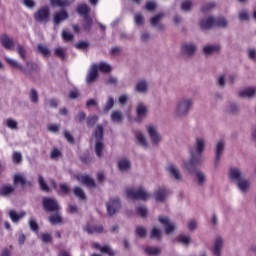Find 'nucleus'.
<instances>
[{
    "label": "nucleus",
    "mask_w": 256,
    "mask_h": 256,
    "mask_svg": "<svg viewBox=\"0 0 256 256\" xmlns=\"http://www.w3.org/2000/svg\"><path fill=\"white\" fill-rule=\"evenodd\" d=\"M191 109H193V98H181L174 107V115L175 117H187L191 113Z\"/></svg>",
    "instance_id": "obj_1"
},
{
    "label": "nucleus",
    "mask_w": 256,
    "mask_h": 256,
    "mask_svg": "<svg viewBox=\"0 0 256 256\" xmlns=\"http://www.w3.org/2000/svg\"><path fill=\"white\" fill-rule=\"evenodd\" d=\"M4 59L12 69H18V71H21V73H24V75H29L31 71H35V69H37V64L33 62H27L26 66H23L21 63H19V61L8 56H5Z\"/></svg>",
    "instance_id": "obj_2"
},
{
    "label": "nucleus",
    "mask_w": 256,
    "mask_h": 256,
    "mask_svg": "<svg viewBox=\"0 0 256 256\" xmlns=\"http://www.w3.org/2000/svg\"><path fill=\"white\" fill-rule=\"evenodd\" d=\"M126 195L128 199H132L133 201L140 199L141 201H149L151 199V193L147 192L145 188H128L126 190Z\"/></svg>",
    "instance_id": "obj_3"
},
{
    "label": "nucleus",
    "mask_w": 256,
    "mask_h": 256,
    "mask_svg": "<svg viewBox=\"0 0 256 256\" xmlns=\"http://www.w3.org/2000/svg\"><path fill=\"white\" fill-rule=\"evenodd\" d=\"M91 143H95V154L97 155V157H102L103 149H105V146L103 145V126H97Z\"/></svg>",
    "instance_id": "obj_4"
},
{
    "label": "nucleus",
    "mask_w": 256,
    "mask_h": 256,
    "mask_svg": "<svg viewBox=\"0 0 256 256\" xmlns=\"http://www.w3.org/2000/svg\"><path fill=\"white\" fill-rule=\"evenodd\" d=\"M146 131L154 147H157L163 141V136L161 135V133H159V129L157 128V125H154V124L146 125Z\"/></svg>",
    "instance_id": "obj_5"
},
{
    "label": "nucleus",
    "mask_w": 256,
    "mask_h": 256,
    "mask_svg": "<svg viewBox=\"0 0 256 256\" xmlns=\"http://www.w3.org/2000/svg\"><path fill=\"white\" fill-rule=\"evenodd\" d=\"M211 27H227V20L224 17L218 19L210 17L200 22L201 29H211Z\"/></svg>",
    "instance_id": "obj_6"
},
{
    "label": "nucleus",
    "mask_w": 256,
    "mask_h": 256,
    "mask_svg": "<svg viewBox=\"0 0 256 256\" xmlns=\"http://www.w3.org/2000/svg\"><path fill=\"white\" fill-rule=\"evenodd\" d=\"M207 145V140L205 137L197 136L195 138V145L193 148L190 149L191 157H201L205 151V147Z\"/></svg>",
    "instance_id": "obj_7"
},
{
    "label": "nucleus",
    "mask_w": 256,
    "mask_h": 256,
    "mask_svg": "<svg viewBox=\"0 0 256 256\" xmlns=\"http://www.w3.org/2000/svg\"><path fill=\"white\" fill-rule=\"evenodd\" d=\"M158 221L164 227L166 235H171L177 229V224L167 216H159Z\"/></svg>",
    "instance_id": "obj_8"
},
{
    "label": "nucleus",
    "mask_w": 256,
    "mask_h": 256,
    "mask_svg": "<svg viewBox=\"0 0 256 256\" xmlns=\"http://www.w3.org/2000/svg\"><path fill=\"white\" fill-rule=\"evenodd\" d=\"M166 172L172 177V179H175V181H183V174L181 173V169H179V166L177 164L170 162L166 166Z\"/></svg>",
    "instance_id": "obj_9"
},
{
    "label": "nucleus",
    "mask_w": 256,
    "mask_h": 256,
    "mask_svg": "<svg viewBox=\"0 0 256 256\" xmlns=\"http://www.w3.org/2000/svg\"><path fill=\"white\" fill-rule=\"evenodd\" d=\"M121 207V200L119 198L110 199L106 204L107 213L110 217L119 213V211H121Z\"/></svg>",
    "instance_id": "obj_10"
},
{
    "label": "nucleus",
    "mask_w": 256,
    "mask_h": 256,
    "mask_svg": "<svg viewBox=\"0 0 256 256\" xmlns=\"http://www.w3.org/2000/svg\"><path fill=\"white\" fill-rule=\"evenodd\" d=\"M77 11L79 15L85 17L84 29H89L93 23L91 18L87 16V14L89 13V6H87V4H80L78 5Z\"/></svg>",
    "instance_id": "obj_11"
},
{
    "label": "nucleus",
    "mask_w": 256,
    "mask_h": 256,
    "mask_svg": "<svg viewBox=\"0 0 256 256\" xmlns=\"http://www.w3.org/2000/svg\"><path fill=\"white\" fill-rule=\"evenodd\" d=\"M197 163H199V158H197V156H192L189 160L183 161L182 169H185L188 173H194Z\"/></svg>",
    "instance_id": "obj_12"
},
{
    "label": "nucleus",
    "mask_w": 256,
    "mask_h": 256,
    "mask_svg": "<svg viewBox=\"0 0 256 256\" xmlns=\"http://www.w3.org/2000/svg\"><path fill=\"white\" fill-rule=\"evenodd\" d=\"M0 43L4 49H7V51H13V49H15V42L13 41V38L7 34H2L0 36Z\"/></svg>",
    "instance_id": "obj_13"
},
{
    "label": "nucleus",
    "mask_w": 256,
    "mask_h": 256,
    "mask_svg": "<svg viewBox=\"0 0 256 256\" xmlns=\"http://www.w3.org/2000/svg\"><path fill=\"white\" fill-rule=\"evenodd\" d=\"M225 241L221 238V236H218L214 240V245L212 248V253L214 256H221L223 255V245Z\"/></svg>",
    "instance_id": "obj_14"
},
{
    "label": "nucleus",
    "mask_w": 256,
    "mask_h": 256,
    "mask_svg": "<svg viewBox=\"0 0 256 256\" xmlns=\"http://www.w3.org/2000/svg\"><path fill=\"white\" fill-rule=\"evenodd\" d=\"M169 196V189L165 187H159L154 191V199L160 203H163L165 199Z\"/></svg>",
    "instance_id": "obj_15"
},
{
    "label": "nucleus",
    "mask_w": 256,
    "mask_h": 256,
    "mask_svg": "<svg viewBox=\"0 0 256 256\" xmlns=\"http://www.w3.org/2000/svg\"><path fill=\"white\" fill-rule=\"evenodd\" d=\"M134 89L140 95H147L149 93V81L145 79L138 81Z\"/></svg>",
    "instance_id": "obj_16"
},
{
    "label": "nucleus",
    "mask_w": 256,
    "mask_h": 256,
    "mask_svg": "<svg viewBox=\"0 0 256 256\" xmlns=\"http://www.w3.org/2000/svg\"><path fill=\"white\" fill-rule=\"evenodd\" d=\"M43 207L46 211H59V204L53 198H44Z\"/></svg>",
    "instance_id": "obj_17"
},
{
    "label": "nucleus",
    "mask_w": 256,
    "mask_h": 256,
    "mask_svg": "<svg viewBox=\"0 0 256 256\" xmlns=\"http://www.w3.org/2000/svg\"><path fill=\"white\" fill-rule=\"evenodd\" d=\"M135 139L137 145L142 147L143 149H149V141L147 140V136L141 131L135 132Z\"/></svg>",
    "instance_id": "obj_18"
},
{
    "label": "nucleus",
    "mask_w": 256,
    "mask_h": 256,
    "mask_svg": "<svg viewBox=\"0 0 256 256\" xmlns=\"http://www.w3.org/2000/svg\"><path fill=\"white\" fill-rule=\"evenodd\" d=\"M223 151H225V142L220 140L216 143L215 160H214L215 165H219V161H221V156L223 155Z\"/></svg>",
    "instance_id": "obj_19"
},
{
    "label": "nucleus",
    "mask_w": 256,
    "mask_h": 256,
    "mask_svg": "<svg viewBox=\"0 0 256 256\" xmlns=\"http://www.w3.org/2000/svg\"><path fill=\"white\" fill-rule=\"evenodd\" d=\"M149 112V107L143 102H139L136 107L137 119L141 121L144 117H147V113Z\"/></svg>",
    "instance_id": "obj_20"
},
{
    "label": "nucleus",
    "mask_w": 256,
    "mask_h": 256,
    "mask_svg": "<svg viewBox=\"0 0 256 256\" xmlns=\"http://www.w3.org/2000/svg\"><path fill=\"white\" fill-rule=\"evenodd\" d=\"M36 21H48L49 20V8L48 7H42L40 8L34 15Z\"/></svg>",
    "instance_id": "obj_21"
},
{
    "label": "nucleus",
    "mask_w": 256,
    "mask_h": 256,
    "mask_svg": "<svg viewBox=\"0 0 256 256\" xmlns=\"http://www.w3.org/2000/svg\"><path fill=\"white\" fill-rule=\"evenodd\" d=\"M76 179L79 181V183H82V185H86L87 187H95V181H93L91 177L85 174L77 175Z\"/></svg>",
    "instance_id": "obj_22"
},
{
    "label": "nucleus",
    "mask_w": 256,
    "mask_h": 256,
    "mask_svg": "<svg viewBox=\"0 0 256 256\" xmlns=\"http://www.w3.org/2000/svg\"><path fill=\"white\" fill-rule=\"evenodd\" d=\"M69 18V14H67V11L61 10L60 12L54 13V24L59 25L60 23H63V21H66V19Z\"/></svg>",
    "instance_id": "obj_23"
},
{
    "label": "nucleus",
    "mask_w": 256,
    "mask_h": 256,
    "mask_svg": "<svg viewBox=\"0 0 256 256\" xmlns=\"http://www.w3.org/2000/svg\"><path fill=\"white\" fill-rule=\"evenodd\" d=\"M237 187L241 193H249L251 189V182L247 179L242 178L237 182Z\"/></svg>",
    "instance_id": "obj_24"
},
{
    "label": "nucleus",
    "mask_w": 256,
    "mask_h": 256,
    "mask_svg": "<svg viewBox=\"0 0 256 256\" xmlns=\"http://www.w3.org/2000/svg\"><path fill=\"white\" fill-rule=\"evenodd\" d=\"M181 51L184 55L191 57V55H194L195 51H197V46L193 43H186L182 45Z\"/></svg>",
    "instance_id": "obj_25"
},
{
    "label": "nucleus",
    "mask_w": 256,
    "mask_h": 256,
    "mask_svg": "<svg viewBox=\"0 0 256 256\" xmlns=\"http://www.w3.org/2000/svg\"><path fill=\"white\" fill-rule=\"evenodd\" d=\"M118 169L122 173H125L127 171L131 170V161L127 158H122L118 161Z\"/></svg>",
    "instance_id": "obj_26"
},
{
    "label": "nucleus",
    "mask_w": 256,
    "mask_h": 256,
    "mask_svg": "<svg viewBox=\"0 0 256 256\" xmlns=\"http://www.w3.org/2000/svg\"><path fill=\"white\" fill-rule=\"evenodd\" d=\"M256 95V87H248L239 91V97L253 98Z\"/></svg>",
    "instance_id": "obj_27"
},
{
    "label": "nucleus",
    "mask_w": 256,
    "mask_h": 256,
    "mask_svg": "<svg viewBox=\"0 0 256 256\" xmlns=\"http://www.w3.org/2000/svg\"><path fill=\"white\" fill-rule=\"evenodd\" d=\"M99 70H97V64H93L90 67V70L88 71L87 77H86V83H93L94 79H97V75Z\"/></svg>",
    "instance_id": "obj_28"
},
{
    "label": "nucleus",
    "mask_w": 256,
    "mask_h": 256,
    "mask_svg": "<svg viewBox=\"0 0 256 256\" xmlns=\"http://www.w3.org/2000/svg\"><path fill=\"white\" fill-rule=\"evenodd\" d=\"M205 55H213V53H218L221 51V46L219 44H208L203 48Z\"/></svg>",
    "instance_id": "obj_29"
},
{
    "label": "nucleus",
    "mask_w": 256,
    "mask_h": 256,
    "mask_svg": "<svg viewBox=\"0 0 256 256\" xmlns=\"http://www.w3.org/2000/svg\"><path fill=\"white\" fill-rule=\"evenodd\" d=\"M84 231H86V233H101L103 231V226H95L93 223H88L84 227Z\"/></svg>",
    "instance_id": "obj_30"
},
{
    "label": "nucleus",
    "mask_w": 256,
    "mask_h": 256,
    "mask_svg": "<svg viewBox=\"0 0 256 256\" xmlns=\"http://www.w3.org/2000/svg\"><path fill=\"white\" fill-rule=\"evenodd\" d=\"M230 178L238 183V181L243 179V173L238 168H232L230 169Z\"/></svg>",
    "instance_id": "obj_31"
},
{
    "label": "nucleus",
    "mask_w": 256,
    "mask_h": 256,
    "mask_svg": "<svg viewBox=\"0 0 256 256\" xmlns=\"http://www.w3.org/2000/svg\"><path fill=\"white\" fill-rule=\"evenodd\" d=\"M164 17H165V14H163V13H160V14L154 16L150 20L151 25H153L154 27H158V29H165V26L159 25V21H161V19Z\"/></svg>",
    "instance_id": "obj_32"
},
{
    "label": "nucleus",
    "mask_w": 256,
    "mask_h": 256,
    "mask_svg": "<svg viewBox=\"0 0 256 256\" xmlns=\"http://www.w3.org/2000/svg\"><path fill=\"white\" fill-rule=\"evenodd\" d=\"M13 181L15 185H25V183H27V178L24 174L16 173L13 176Z\"/></svg>",
    "instance_id": "obj_33"
},
{
    "label": "nucleus",
    "mask_w": 256,
    "mask_h": 256,
    "mask_svg": "<svg viewBox=\"0 0 256 256\" xmlns=\"http://www.w3.org/2000/svg\"><path fill=\"white\" fill-rule=\"evenodd\" d=\"M93 247L99 249L101 253H107L109 256L115 255V252L109 246H100L98 243H94Z\"/></svg>",
    "instance_id": "obj_34"
},
{
    "label": "nucleus",
    "mask_w": 256,
    "mask_h": 256,
    "mask_svg": "<svg viewBox=\"0 0 256 256\" xmlns=\"http://www.w3.org/2000/svg\"><path fill=\"white\" fill-rule=\"evenodd\" d=\"M25 215V212L16 213L15 210L9 212V217L13 223H17L20 219H23Z\"/></svg>",
    "instance_id": "obj_35"
},
{
    "label": "nucleus",
    "mask_w": 256,
    "mask_h": 256,
    "mask_svg": "<svg viewBox=\"0 0 256 256\" xmlns=\"http://www.w3.org/2000/svg\"><path fill=\"white\" fill-rule=\"evenodd\" d=\"M52 7H69L71 1L69 0H50Z\"/></svg>",
    "instance_id": "obj_36"
},
{
    "label": "nucleus",
    "mask_w": 256,
    "mask_h": 256,
    "mask_svg": "<svg viewBox=\"0 0 256 256\" xmlns=\"http://www.w3.org/2000/svg\"><path fill=\"white\" fill-rule=\"evenodd\" d=\"M110 117L113 123H123V113L121 111H113Z\"/></svg>",
    "instance_id": "obj_37"
},
{
    "label": "nucleus",
    "mask_w": 256,
    "mask_h": 256,
    "mask_svg": "<svg viewBox=\"0 0 256 256\" xmlns=\"http://www.w3.org/2000/svg\"><path fill=\"white\" fill-rule=\"evenodd\" d=\"M19 126V123L13 119V118H8L6 119V127H8V129H11L12 131H17Z\"/></svg>",
    "instance_id": "obj_38"
},
{
    "label": "nucleus",
    "mask_w": 256,
    "mask_h": 256,
    "mask_svg": "<svg viewBox=\"0 0 256 256\" xmlns=\"http://www.w3.org/2000/svg\"><path fill=\"white\" fill-rule=\"evenodd\" d=\"M15 191V188L11 185H4L0 189V195H3L4 197H7V195H11V193Z\"/></svg>",
    "instance_id": "obj_39"
},
{
    "label": "nucleus",
    "mask_w": 256,
    "mask_h": 256,
    "mask_svg": "<svg viewBox=\"0 0 256 256\" xmlns=\"http://www.w3.org/2000/svg\"><path fill=\"white\" fill-rule=\"evenodd\" d=\"M96 69L97 71H102L103 73H109V71H111V65L105 63V62H101L99 64H96Z\"/></svg>",
    "instance_id": "obj_40"
},
{
    "label": "nucleus",
    "mask_w": 256,
    "mask_h": 256,
    "mask_svg": "<svg viewBox=\"0 0 256 256\" xmlns=\"http://www.w3.org/2000/svg\"><path fill=\"white\" fill-rule=\"evenodd\" d=\"M16 52L19 55L20 59H22L23 61L27 59V51L25 50V47H23L22 45H18L16 47Z\"/></svg>",
    "instance_id": "obj_41"
},
{
    "label": "nucleus",
    "mask_w": 256,
    "mask_h": 256,
    "mask_svg": "<svg viewBox=\"0 0 256 256\" xmlns=\"http://www.w3.org/2000/svg\"><path fill=\"white\" fill-rule=\"evenodd\" d=\"M37 51L38 53H40V55H43L44 57H49V55H51V51L49 50V48L41 44L37 46Z\"/></svg>",
    "instance_id": "obj_42"
},
{
    "label": "nucleus",
    "mask_w": 256,
    "mask_h": 256,
    "mask_svg": "<svg viewBox=\"0 0 256 256\" xmlns=\"http://www.w3.org/2000/svg\"><path fill=\"white\" fill-rule=\"evenodd\" d=\"M195 175L199 185H203L207 181V176L202 171H196Z\"/></svg>",
    "instance_id": "obj_43"
},
{
    "label": "nucleus",
    "mask_w": 256,
    "mask_h": 256,
    "mask_svg": "<svg viewBox=\"0 0 256 256\" xmlns=\"http://www.w3.org/2000/svg\"><path fill=\"white\" fill-rule=\"evenodd\" d=\"M115 105V99L112 96H108L106 104L104 106V111H111Z\"/></svg>",
    "instance_id": "obj_44"
},
{
    "label": "nucleus",
    "mask_w": 256,
    "mask_h": 256,
    "mask_svg": "<svg viewBox=\"0 0 256 256\" xmlns=\"http://www.w3.org/2000/svg\"><path fill=\"white\" fill-rule=\"evenodd\" d=\"M145 253H147V255H159V253H161V249L157 248V247H151L148 246L145 248Z\"/></svg>",
    "instance_id": "obj_45"
},
{
    "label": "nucleus",
    "mask_w": 256,
    "mask_h": 256,
    "mask_svg": "<svg viewBox=\"0 0 256 256\" xmlns=\"http://www.w3.org/2000/svg\"><path fill=\"white\" fill-rule=\"evenodd\" d=\"M179 243L182 245H190L191 243V236L190 235H180L178 236Z\"/></svg>",
    "instance_id": "obj_46"
},
{
    "label": "nucleus",
    "mask_w": 256,
    "mask_h": 256,
    "mask_svg": "<svg viewBox=\"0 0 256 256\" xmlns=\"http://www.w3.org/2000/svg\"><path fill=\"white\" fill-rule=\"evenodd\" d=\"M73 193L76 197H78V199H80V201H83L85 199V192H83L81 188L75 187L73 189Z\"/></svg>",
    "instance_id": "obj_47"
},
{
    "label": "nucleus",
    "mask_w": 256,
    "mask_h": 256,
    "mask_svg": "<svg viewBox=\"0 0 256 256\" xmlns=\"http://www.w3.org/2000/svg\"><path fill=\"white\" fill-rule=\"evenodd\" d=\"M49 221L52 225H58V223H61V221H62L61 214H59V212H57L56 214H54L50 217Z\"/></svg>",
    "instance_id": "obj_48"
},
{
    "label": "nucleus",
    "mask_w": 256,
    "mask_h": 256,
    "mask_svg": "<svg viewBox=\"0 0 256 256\" xmlns=\"http://www.w3.org/2000/svg\"><path fill=\"white\" fill-rule=\"evenodd\" d=\"M62 39L63 41L69 42L73 39V33H71L69 30L65 29L62 31Z\"/></svg>",
    "instance_id": "obj_49"
},
{
    "label": "nucleus",
    "mask_w": 256,
    "mask_h": 256,
    "mask_svg": "<svg viewBox=\"0 0 256 256\" xmlns=\"http://www.w3.org/2000/svg\"><path fill=\"white\" fill-rule=\"evenodd\" d=\"M29 227L32 231H34L35 233H38L39 231V224H37V221H35V219L31 218L29 220Z\"/></svg>",
    "instance_id": "obj_50"
},
{
    "label": "nucleus",
    "mask_w": 256,
    "mask_h": 256,
    "mask_svg": "<svg viewBox=\"0 0 256 256\" xmlns=\"http://www.w3.org/2000/svg\"><path fill=\"white\" fill-rule=\"evenodd\" d=\"M151 239H161V229L154 227L151 232Z\"/></svg>",
    "instance_id": "obj_51"
},
{
    "label": "nucleus",
    "mask_w": 256,
    "mask_h": 256,
    "mask_svg": "<svg viewBox=\"0 0 256 256\" xmlns=\"http://www.w3.org/2000/svg\"><path fill=\"white\" fill-rule=\"evenodd\" d=\"M13 163L18 164L23 161V156L21 155V152H14L12 155Z\"/></svg>",
    "instance_id": "obj_52"
},
{
    "label": "nucleus",
    "mask_w": 256,
    "mask_h": 256,
    "mask_svg": "<svg viewBox=\"0 0 256 256\" xmlns=\"http://www.w3.org/2000/svg\"><path fill=\"white\" fill-rule=\"evenodd\" d=\"M54 53L57 57H60V59H65V48L58 47L55 49Z\"/></svg>",
    "instance_id": "obj_53"
},
{
    "label": "nucleus",
    "mask_w": 256,
    "mask_h": 256,
    "mask_svg": "<svg viewBox=\"0 0 256 256\" xmlns=\"http://www.w3.org/2000/svg\"><path fill=\"white\" fill-rule=\"evenodd\" d=\"M39 239H41V241L43 243H50L51 241V234L49 233H42V234H39Z\"/></svg>",
    "instance_id": "obj_54"
},
{
    "label": "nucleus",
    "mask_w": 256,
    "mask_h": 256,
    "mask_svg": "<svg viewBox=\"0 0 256 256\" xmlns=\"http://www.w3.org/2000/svg\"><path fill=\"white\" fill-rule=\"evenodd\" d=\"M38 183L42 189V191H49V186L45 183V180L42 178V176L38 177Z\"/></svg>",
    "instance_id": "obj_55"
},
{
    "label": "nucleus",
    "mask_w": 256,
    "mask_h": 256,
    "mask_svg": "<svg viewBox=\"0 0 256 256\" xmlns=\"http://www.w3.org/2000/svg\"><path fill=\"white\" fill-rule=\"evenodd\" d=\"M240 21H248L249 20V12L247 10H241L239 12Z\"/></svg>",
    "instance_id": "obj_56"
},
{
    "label": "nucleus",
    "mask_w": 256,
    "mask_h": 256,
    "mask_svg": "<svg viewBox=\"0 0 256 256\" xmlns=\"http://www.w3.org/2000/svg\"><path fill=\"white\" fill-rule=\"evenodd\" d=\"M51 159H59L61 157V150L54 148L50 153Z\"/></svg>",
    "instance_id": "obj_57"
},
{
    "label": "nucleus",
    "mask_w": 256,
    "mask_h": 256,
    "mask_svg": "<svg viewBox=\"0 0 256 256\" xmlns=\"http://www.w3.org/2000/svg\"><path fill=\"white\" fill-rule=\"evenodd\" d=\"M30 99L32 103H37L39 101V94H37V91L33 89L30 91Z\"/></svg>",
    "instance_id": "obj_58"
},
{
    "label": "nucleus",
    "mask_w": 256,
    "mask_h": 256,
    "mask_svg": "<svg viewBox=\"0 0 256 256\" xmlns=\"http://www.w3.org/2000/svg\"><path fill=\"white\" fill-rule=\"evenodd\" d=\"M137 213H138V215H140L141 217H147L148 210H147V208H145L144 206H139V207L137 208Z\"/></svg>",
    "instance_id": "obj_59"
},
{
    "label": "nucleus",
    "mask_w": 256,
    "mask_h": 256,
    "mask_svg": "<svg viewBox=\"0 0 256 256\" xmlns=\"http://www.w3.org/2000/svg\"><path fill=\"white\" fill-rule=\"evenodd\" d=\"M136 233L139 237H145V235H147V230L143 226H138L136 228Z\"/></svg>",
    "instance_id": "obj_60"
},
{
    "label": "nucleus",
    "mask_w": 256,
    "mask_h": 256,
    "mask_svg": "<svg viewBox=\"0 0 256 256\" xmlns=\"http://www.w3.org/2000/svg\"><path fill=\"white\" fill-rule=\"evenodd\" d=\"M22 3L27 9H33L35 7V0H23Z\"/></svg>",
    "instance_id": "obj_61"
},
{
    "label": "nucleus",
    "mask_w": 256,
    "mask_h": 256,
    "mask_svg": "<svg viewBox=\"0 0 256 256\" xmlns=\"http://www.w3.org/2000/svg\"><path fill=\"white\" fill-rule=\"evenodd\" d=\"M99 120L97 116H91L87 119L88 127H93V125Z\"/></svg>",
    "instance_id": "obj_62"
},
{
    "label": "nucleus",
    "mask_w": 256,
    "mask_h": 256,
    "mask_svg": "<svg viewBox=\"0 0 256 256\" xmlns=\"http://www.w3.org/2000/svg\"><path fill=\"white\" fill-rule=\"evenodd\" d=\"M48 131H50L51 133H57L59 131V125L57 124H49L47 126Z\"/></svg>",
    "instance_id": "obj_63"
},
{
    "label": "nucleus",
    "mask_w": 256,
    "mask_h": 256,
    "mask_svg": "<svg viewBox=\"0 0 256 256\" xmlns=\"http://www.w3.org/2000/svg\"><path fill=\"white\" fill-rule=\"evenodd\" d=\"M248 256H256V245L250 246L248 250Z\"/></svg>",
    "instance_id": "obj_64"
}]
</instances>
